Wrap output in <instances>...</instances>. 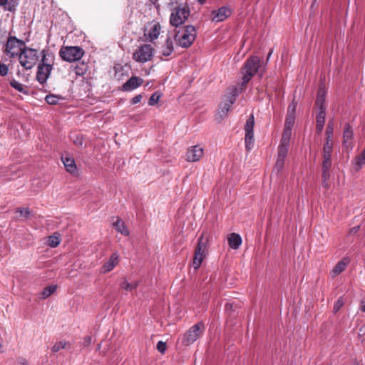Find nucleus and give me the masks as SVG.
<instances>
[{"label":"nucleus","instance_id":"nucleus-12","mask_svg":"<svg viewBox=\"0 0 365 365\" xmlns=\"http://www.w3.org/2000/svg\"><path fill=\"white\" fill-rule=\"evenodd\" d=\"M39 58L36 49L24 46V68L30 69L34 66Z\"/></svg>","mask_w":365,"mask_h":365},{"label":"nucleus","instance_id":"nucleus-14","mask_svg":"<svg viewBox=\"0 0 365 365\" xmlns=\"http://www.w3.org/2000/svg\"><path fill=\"white\" fill-rule=\"evenodd\" d=\"M289 145L280 143L278 148V156L275 163V169L279 172L284 167Z\"/></svg>","mask_w":365,"mask_h":365},{"label":"nucleus","instance_id":"nucleus-19","mask_svg":"<svg viewBox=\"0 0 365 365\" xmlns=\"http://www.w3.org/2000/svg\"><path fill=\"white\" fill-rule=\"evenodd\" d=\"M349 263L350 259L348 257H344L341 260L339 261L331 271V277L332 278H334L336 276L339 275L342 272H344L346 269Z\"/></svg>","mask_w":365,"mask_h":365},{"label":"nucleus","instance_id":"nucleus-4","mask_svg":"<svg viewBox=\"0 0 365 365\" xmlns=\"http://www.w3.org/2000/svg\"><path fill=\"white\" fill-rule=\"evenodd\" d=\"M190 8L185 4H180L174 8L170 16V24L178 27L185 22L190 16Z\"/></svg>","mask_w":365,"mask_h":365},{"label":"nucleus","instance_id":"nucleus-29","mask_svg":"<svg viewBox=\"0 0 365 365\" xmlns=\"http://www.w3.org/2000/svg\"><path fill=\"white\" fill-rule=\"evenodd\" d=\"M70 347H71V344L69 342H68L65 340H62V341L55 343L54 345L51 348V351L53 353H56L61 349H69Z\"/></svg>","mask_w":365,"mask_h":365},{"label":"nucleus","instance_id":"nucleus-25","mask_svg":"<svg viewBox=\"0 0 365 365\" xmlns=\"http://www.w3.org/2000/svg\"><path fill=\"white\" fill-rule=\"evenodd\" d=\"M227 241L229 246L234 250L238 249L242 244L241 237L236 233H231L227 237Z\"/></svg>","mask_w":365,"mask_h":365},{"label":"nucleus","instance_id":"nucleus-53","mask_svg":"<svg viewBox=\"0 0 365 365\" xmlns=\"http://www.w3.org/2000/svg\"><path fill=\"white\" fill-rule=\"evenodd\" d=\"M197 1H198V2H199L200 4H203L206 1V0H197Z\"/></svg>","mask_w":365,"mask_h":365},{"label":"nucleus","instance_id":"nucleus-8","mask_svg":"<svg viewBox=\"0 0 365 365\" xmlns=\"http://www.w3.org/2000/svg\"><path fill=\"white\" fill-rule=\"evenodd\" d=\"M162 27L157 21H152L145 24L143 37L145 41L153 43L160 34Z\"/></svg>","mask_w":365,"mask_h":365},{"label":"nucleus","instance_id":"nucleus-34","mask_svg":"<svg viewBox=\"0 0 365 365\" xmlns=\"http://www.w3.org/2000/svg\"><path fill=\"white\" fill-rule=\"evenodd\" d=\"M87 71V66L83 63H80L77 64L75 67V73L77 76H82Z\"/></svg>","mask_w":365,"mask_h":365},{"label":"nucleus","instance_id":"nucleus-2","mask_svg":"<svg viewBox=\"0 0 365 365\" xmlns=\"http://www.w3.org/2000/svg\"><path fill=\"white\" fill-rule=\"evenodd\" d=\"M197 36L195 26L187 25L180 28L175 34V38L178 46L182 48H188L194 42Z\"/></svg>","mask_w":365,"mask_h":365},{"label":"nucleus","instance_id":"nucleus-27","mask_svg":"<svg viewBox=\"0 0 365 365\" xmlns=\"http://www.w3.org/2000/svg\"><path fill=\"white\" fill-rule=\"evenodd\" d=\"M138 284L139 281H133L131 282H129L125 277H123L120 283V287L126 291L131 292L135 289L138 287Z\"/></svg>","mask_w":365,"mask_h":365},{"label":"nucleus","instance_id":"nucleus-9","mask_svg":"<svg viewBox=\"0 0 365 365\" xmlns=\"http://www.w3.org/2000/svg\"><path fill=\"white\" fill-rule=\"evenodd\" d=\"M204 331L202 323H197L191 327L182 336V344L188 346L193 344L202 334Z\"/></svg>","mask_w":365,"mask_h":365},{"label":"nucleus","instance_id":"nucleus-6","mask_svg":"<svg viewBox=\"0 0 365 365\" xmlns=\"http://www.w3.org/2000/svg\"><path fill=\"white\" fill-rule=\"evenodd\" d=\"M5 51L11 58H17L19 60L20 64L23 66V61L21 60L23 43L21 41L17 39L16 37H9L7 41Z\"/></svg>","mask_w":365,"mask_h":365},{"label":"nucleus","instance_id":"nucleus-26","mask_svg":"<svg viewBox=\"0 0 365 365\" xmlns=\"http://www.w3.org/2000/svg\"><path fill=\"white\" fill-rule=\"evenodd\" d=\"M207 242V237H205V234L203 232L198 239L197 246L195 252L197 253L202 254L205 256Z\"/></svg>","mask_w":365,"mask_h":365},{"label":"nucleus","instance_id":"nucleus-31","mask_svg":"<svg viewBox=\"0 0 365 365\" xmlns=\"http://www.w3.org/2000/svg\"><path fill=\"white\" fill-rule=\"evenodd\" d=\"M292 129L284 128L280 143L289 145Z\"/></svg>","mask_w":365,"mask_h":365},{"label":"nucleus","instance_id":"nucleus-17","mask_svg":"<svg viewBox=\"0 0 365 365\" xmlns=\"http://www.w3.org/2000/svg\"><path fill=\"white\" fill-rule=\"evenodd\" d=\"M61 161L66 170L73 175H78V168L74 159L68 154L61 156Z\"/></svg>","mask_w":365,"mask_h":365},{"label":"nucleus","instance_id":"nucleus-38","mask_svg":"<svg viewBox=\"0 0 365 365\" xmlns=\"http://www.w3.org/2000/svg\"><path fill=\"white\" fill-rule=\"evenodd\" d=\"M71 139L76 145H77L80 148H82L83 146L84 143H83V137L81 135H75L71 137Z\"/></svg>","mask_w":365,"mask_h":365},{"label":"nucleus","instance_id":"nucleus-3","mask_svg":"<svg viewBox=\"0 0 365 365\" xmlns=\"http://www.w3.org/2000/svg\"><path fill=\"white\" fill-rule=\"evenodd\" d=\"M259 68L260 59L257 56H251L245 61L242 69V87L245 86L250 81L254 75L259 71Z\"/></svg>","mask_w":365,"mask_h":365},{"label":"nucleus","instance_id":"nucleus-44","mask_svg":"<svg viewBox=\"0 0 365 365\" xmlns=\"http://www.w3.org/2000/svg\"><path fill=\"white\" fill-rule=\"evenodd\" d=\"M143 98V96L141 94H138L135 96H134L131 100H130V103L131 104L133 105H135V104H137L139 102H140V101L142 100Z\"/></svg>","mask_w":365,"mask_h":365},{"label":"nucleus","instance_id":"nucleus-41","mask_svg":"<svg viewBox=\"0 0 365 365\" xmlns=\"http://www.w3.org/2000/svg\"><path fill=\"white\" fill-rule=\"evenodd\" d=\"M11 86L16 89L17 91L21 92L23 91V86L21 83L16 81V80H11L10 82Z\"/></svg>","mask_w":365,"mask_h":365},{"label":"nucleus","instance_id":"nucleus-21","mask_svg":"<svg viewBox=\"0 0 365 365\" xmlns=\"http://www.w3.org/2000/svg\"><path fill=\"white\" fill-rule=\"evenodd\" d=\"M331 154L323 153L322 178L324 179V182L329 179L330 176L329 170L331 167Z\"/></svg>","mask_w":365,"mask_h":365},{"label":"nucleus","instance_id":"nucleus-18","mask_svg":"<svg viewBox=\"0 0 365 365\" xmlns=\"http://www.w3.org/2000/svg\"><path fill=\"white\" fill-rule=\"evenodd\" d=\"M231 15V10L226 6H222L212 12V21L220 22L225 20Z\"/></svg>","mask_w":365,"mask_h":365},{"label":"nucleus","instance_id":"nucleus-42","mask_svg":"<svg viewBox=\"0 0 365 365\" xmlns=\"http://www.w3.org/2000/svg\"><path fill=\"white\" fill-rule=\"evenodd\" d=\"M167 348V345L165 342L162 341H159L157 344V349L158 351L161 353L164 354Z\"/></svg>","mask_w":365,"mask_h":365},{"label":"nucleus","instance_id":"nucleus-33","mask_svg":"<svg viewBox=\"0 0 365 365\" xmlns=\"http://www.w3.org/2000/svg\"><path fill=\"white\" fill-rule=\"evenodd\" d=\"M61 242L59 235H51L48 237L47 244L51 247H56Z\"/></svg>","mask_w":365,"mask_h":365},{"label":"nucleus","instance_id":"nucleus-35","mask_svg":"<svg viewBox=\"0 0 365 365\" xmlns=\"http://www.w3.org/2000/svg\"><path fill=\"white\" fill-rule=\"evenodd\" d=\"M333 143L331 138H326V143L323 147V153L331 154L332 153Z\"/></svg>","mask_w":365,"mask_h":365},{"label":"nucleus","instance_id":"nucleus-22","mask_svg":"<svg viewBox=\"0 0 365 365\" xmlns=\"http://www.w3.org/2000/svg\"><path fill=\"white\" fill-rule=\"evenodd\" d=\"M296 108V105L292 103L288 107V112L285 119V125L284 128L292 129V127L294 124L295 121V115L294 111Z\"/></svg>","mask_w":365,"mask_h":365},{"label":"nucleus","instance_id":"nucleus-46","mask_svg":"<svg viewBox=\"0 0 365 365\" xmlns=\"http://www.w3.org/2000/svg\"><path fill=\"white\" fill-rule=\"evenodd\" d=\"M92 342V337L91 336H86L85 338H84V345L85 346H88L91 344Z\"/></svg>","mask_w":365,"mask_h":365},{"label":"nucleus","instance_id":"nucleus-10","mask_svg":"<svg viewBox=\"0 0 365 365\" xmlns=\"http://www.w3.org/2000/svg\"><path fill=\"white\" fill-rule=\"evenodd\" d=\"M154 48L150 44H143L139 46L133 53V58L139 63H145L153 56Z\"/></svg>","mask_w":365,"mask_h":365},{"label":"nucleus","instance_id":"nucleus-36","mask_svg":"<svg viewBox=\"0 0 365 365\" xmlns=\"http://www.w3.org/2000/svg\"><path fill=\"white\" fill-rule=\"evenodd\" d=\"M60 99L61 98L58 96L53 94L47 95L45 98L46 103L50 105H56Z\"/></svg>","mask_w":365,"mask_h":365},{"label":"nucleus","instance_id":"nucleus-28","mask_svg":"<svg viewBox=\"0 0 365 365\" xmlns=\"http://www.w3.org/2000/svg\"><path fill=\"white\" fill-rule=\"evenodd\" d=\"M173 41L170 38H168L165 40V44L162 46L161 53L163 56H168L173 53Z\"/></svg>","mask_w":365,"mask_h":365},{"label":"nucleus","instance_id":"nucleus-39","mask_svg":"<svg viewBox=\"0 0 365 365\" xmlns=\"http://www.w3.org/2000/svg\"><path fill=\"white\" fill-rule=\"evenodd\" d=\"M334 132V123L329 121L326 128V138H331Z\"/></svg>","mask_w":365,"mask_h":365},{"label":"nucleus","instance_id":"nucleus-43","mask_svg":"<svg viewBox=\"0 0 365 365\" xmlns=\"http://www.w3.org/2000/svg\"><path fill=\"white\" fill-rule=\"evenodd\" d=\"M344 305V302L342 298H339L334 304V312H337Z\"/></svg>","mask_w":365,"mask_h":365},{"label":"nucleus","instance_id":"nucleus-16","mask_svg":"<svg viewBox=\"0 0 365 365\" xmlns=\"http://www.w3.org/2000/svg\"><path fill=\"white\" fill-rule=\"evenodd\" d=\"M203 153V149L199 145L192 146L186 153V160L188 162L198 161L202 157Z\"/></svg>","mask_w":365,"mask_h":365},{"label":"nucleus","instance_id":"nucleus-50","mask_svg":"<svg viewBox=\"0 0 365 365\" xmlns=\"http://www.w3.org/2000/svg\"><path fill=\"white\" fill-rule=\"evenodd\" d=\"M24 218L26 217H27L29 215H30V212L27 209H24Z\"/></svg>","mask_w":365,"mask_h":365},{"label":"nucleus","instance_id":"nucleus-11","mask_svg":"<svg viewBox=\"0 0 365 365\" xmlns=\"http://www.w3.org/2000/svg\"><path fill=\"white\" fill-rule=\"evenodd\" d=\"M254 125H255V118L252 114L249 116L248 119L246 121L245 125V148L247 151H250L253 147L255 143L254 139Z\"/></svg>","mask_w":365,"mask_h":365},{"label":"nucleus","instance_id":"nucleus-52","mask_svg":"<svg viewBox=\"0 0 365 365\" xmlns=\"http://www.w3.org/2000/svg\"><path fill=\"white\" fill-rule=\"evenodd\" d=\"M272 53V50H270L269 53H268V56H267V59L269 58V57L271 56Z\"/></svg>","mask_w":365,"mask_h":365},{"label":"nucleus","instance_id":"nucleus-49","mask_svg":"<svg viewBox=\"0 0 365 365\" xmlns=\"http://www.w3.org/2000/svg\"><path fill=\"white\" fill-rule=\"evenodd\" d=\"M359 229V226H355L351 229L352 232H356Z\"/></svg>","mask_w":365,"mask_h":365},{"label":"nucleus","instance_id":"nucleus-5","mask_svg":"<svg viewBox=\"0 0 365 365\" xmlns=\"http://www.w3.org/2000/svg\"><path fill=\"white\" fill-rule=\"evenodd\" d=\"M239 93V90L236 87L230 88V95L226 97V99L220 104L219 108L216 113V118L221 120L227 115L232 105L235 101V98Z\"/></svg>","mask_w":365,"mask_h":365},{"label":"nucleus","instance_id":"nucleus-37","mask_svg":"<svg viewBox=\"0 0 365 365\" xmlns=\"http://www.w3.org/2000/svg\"><path fill=\"white\" fill-rule=\"evenodd\" d=\"M160 97H161V95L159 93H158V92L154 93L149 98V101H148L149 106H155L156 103H158Z\"/></svg>","mask_w":365,"mask_h":365},{"label":"nucleus","instance_id":"nucleus-15","mask_svg":"<svg viewBox=\"0 0 365 365\" xmlns=\"http://www.w3.org/2000/svg\"><path fill=\"white\" fill-rule=\"evenodd\" d=\"M119 263V255L117 252L113 253L109 259L105 262L100 269L102 274L112 271Z\"/></svg>","mask_w":365,"mask_h":365},{"label":"nucleus","instance_id":"nucleus-32","mask_svg":"<svg viewBox=\"0 0 365 365\" xmlns=\"http://www.w3.org/2000/svg\"><path fill=\"white\" fill-rule=\"evenodd\" d=\"M205 257V256L203 255L202 254L197 253L195 252L194 258L192 261V266L195 269H197L200 267L201 263Z\"/></svg>","mask_w":365,"mask_h":365},{"label":"nucleus","instance_id":"nucleus-23","mask_svg":"<svg viewBox=\"0 0 365 365\" xmlns=\"http://www.w3.org/2000/svg\"><path fill=\"white\" fill-rule=\"evenodd\" d=\"M112 224L118 232L125 236H128L129 235V230L125 226V222L119 217H113L112 219Z\"/></svg>","mask_w":365,"mask_h":365},{"label":"nucleus","instance_id":"nucleus-24","mask_svg":"<svg viewBox=\"0 0 365 365\" xmlns=\"http://www.w3.org/2000/svg\"><path fill=\"white\" fill-rule=\"evenodd\" d=\"M327 91L325 88L322 86H320L319 91L317 92V97L316 101V106L318 110H326L325 106V97H326Z\"/></svg>","mask_w":365,"mask_h":365},{"label":"nucleus","instance_id":"nucleus-48","mask_svg":"<svg viewBox=\"0 0 365 365\" xmlns=\"http://www.w3.org/2000/svg\"><path fill=\"white\" fill-rule=\"evenodd\" d=\"M8 0H0V6H6Z\"/></svg>","mask_w":365,"mask_h":365},{"label":"nucleus","instance_id":"nucleus-13","mask_svg":"<svg viewBox=\"0 0 365 365\" xmlns=\"http://www.w3.org/2000/svg\"><path fill=\"white\" fill-rule=\"evenodd\" d=\"M343 146L351 150L354 146V131L349 124H346L343 131Z\"/></svg>","mask_w":365,"mask_h":365},{"label":"nucleus","instance_id":"nucleus-47","mask_svg":"<svg viewBox=\"0 0 365 365\" xmlns=\"http://www.w3.org/2000/svg\"><path fill=\"white\" fill-rule=\"evenodd\" d=\"M324 123H317L316 129L317 133H320L324 128Z\"/></svg>","mask_w":365,"mask_h":365},{"label":"nucleus","instance_id":"nucleus-54","mask_svg":"<svg viewBox=\"0 0 365 365\" xmlns=\"http://www.w3.org/2000/svg\"><path fill=\"white\" fill-rule=\"evenodd\" d=\"M361 310L362 312H365V305H362V306L361 307Z\"/></svg>","mask_w":365,"mask_h":365},{"label":"nucleus","instance_id":"nucleus-1","mask_svg":"<svg viewBox=\"0 0 365 365\" xmlns=\"http://www.w3.org/2000/svg\"><path fill=\"white\" fill-rule=\"evenodd\" d=\"M41 55V60L38 65L36 80L43 84L47 81L53 69L54 55L46 50H43Z\"/></svg>","mask_w":365,"mask_h":365},{"label":"nucleus","instance_id":"nucleus-51","mask_svg":"<svg viewBox=\"0 0 365 365\" xmlns=\"http://www.w3.org/2000/svg\"><path fill=\"white\" fill-rule=\"evenodd\" d=\"M322 179H323V186L324 187L327 188L328 187V182H327L328 179L325 182H324V179L323 178H322Z\"/></svg>","mask_w":365,"mask_h":365},{"label":"nucleus","instance_id":"nucleus-20","mask_svg":"<svg viewBox=\"0 0 365 365\" xmlns=\"http://www.w3.org/2000/svg\"><path fill=\"white\" fill-rule=\"evenodd\" d=\"M143 82V81L141 78L137 76H132L122 86V91H131L141 86Z\"/></svg>","mask_w":365,"mask_h":365},{"label":"nucleus","instance_id":"nucleus-40","mask_svg":"<svg viewBox=\"0 0 365 365\" xmlns=\"http://www.w3.org/2000/svg\"><path fill=\"white\" fill-rule=\"evenodd\" d=\"M326 110H319L318 114L317 115V123H324L325 122V116H326Z\"/></svg>","mask_w":365,"mask_h":365},{"label":"nucleus","instance_id":"nucleus-7","mask_svg":"<svg viewBox=\"0 0 365 365\" xmlns=\"http://www.w3.org/2000/svg\"><path fill=\"white\" fill-rule=\"evenodd\" d=\"M84 54L83 49L80 46H63L59 55L67 62H74L80 60Z\"/></svg>","mask_w":365,"mask_h":365},{"label":"nucleus","instance_id":"nucleus-30","mask_svg":"<svg viewBox=\"0 0 365 365\" xmlns=\"http://www.w3.org/2000/svg\"><path fill=\"white\" fill-rule=\"evenodd\" d=\"M57 289L56 285H51L45 287L40 294V297L45 299L50 297L53 293L56 292Z\"/></svg>","mask_w":365,"mask_h":365},{"label":"nucleus","instance_id":"nucleus-45","mask_svg":"<svg viewBox=\"0 0 365 365\" xmlns=\"http://www.w3.org/2000/svg\"><path fill=\"white\" fill-rule=\"evenodd\" d=\"M8 73V67L5 64L0 63V75L6 76Z\"/></svg>","mask_w":365,"mask_h":365}]
</instances>
